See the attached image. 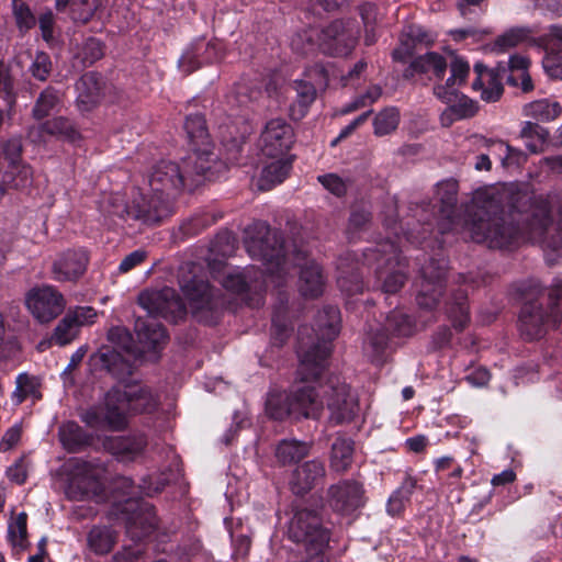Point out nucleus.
Here are the masks:
<instances>
[{"label": "nucleus", "instance_id": "nucleus-63", "mask_svg": "<svg viewBox=\"0 0 562 562\" xmlns=\"http://www.w3.org/2000/svg\"><path fill=\"white\" fill-rule=\"evenodd\" d=\"M144 554L139 544L124 547L113 555V562H138Z\"/></svg>", "mask_w": 562, "mask_h": 562}, {"label": "nucleus", "instance_id": "nucleus-9", "mask_svg": "<svg viewBox=\"0 0 562 562\" xmlns=\"http://www.w3.org/2000/svg\"><path fill=\"white\" fill-rule=\"evenodd\" d=\"M100 211L108 217L119 218H136L145 223H158L166 216V209H159L157 205L151 207L146 203V199L142 198L133 210L128 209L124 196L120 193L109 194L103 198L100 203Z\"/></svg>", "mask_w": 562, "mask_h": 562}, {"label": "nucleus", "instance_id": "nucleus-49", "mask_svg": "<svg viewBox=\"0 0 562 562\" xmlns=\"http://www.w3.org/2000/svg\"><path fill=\"white\" fill-rule=\"evenodd\" d=\"M38 381L35 376L21 373L16 378V387L12 393L13 402L19 405L29 396H37Z\"/></svg>", "mask_w": 562, "mask_h": 562}, {"label": "nucleus", "instance_id": "nucleus-60", "mask_svg": "<svg viewBox=\"0 0 562 562\" xmlns=\"http://www.w3.org/2000/svg\"><path fill=\"white\" fill-rule=\"evenodd\" d=\"M68 315L71 316L72 321L80 329V327L91 325L95 322L97 312L90 306H78L68 311Z\"/></svg>", "mask_w": 562, "mask_h": 562}, {"label": "nucleus", "instance_id": "nucleus-40", "mask_svg": "<svg viewBox=\"0 0 562 562\" xmlns=\"http://www.w3.org/2000/svg\"><path fill=\"white\" fill-rule=\"evenodd\" d=\"M59 439L63 446L69 451H77L89 443L90 437L74 423L67 422L59 427Z\"/></svg>", "mask_w": 562, "mask_h": 562}, {"label": "nucleus", "instance_id": "nucleus-16", "mask_svg": "<svg viewBox=\"0 0 562 562\" xmlns=\"http://www.w3.org/2000/svg\"><path fill=\"white\" fill-rule=\"evenodd\" d=\"M406 336L411 333V323L406 315L400 312H392L383 327H378L368 334L364 349L372 358H379L385 350L389 334Z\"/></svg>", "mask_w": 562, "mask_h": 562}, {"label": "nucleus", "instance_id": "nucleus-21", "mask_svg": "<svg viewBox=\"0 0 562 562\" xmlns=\"http://www.w3.org/2000/svg\"><path fill=\"white\" fill-rule=\"evenodd\" d=\"M216 160L212 143L194 146L193 151L182 160L191 186L199 184L202 177H211Z\"/></svg>", "mask_w": 562, "mask_h": 562}, {"label": "nucleus", "instance_id": "nucleus-25", "mask_svg": "<svg viewBox=\"0 0 562 562\" xmlns=\"http://www.w3.org/2000/svg\"><path fill=\"white\" fill-rule=\"evenodd\" d=\"M326 474L319 460H310L299 465L292 474L290 486L294 494L303 495L321 483Z\"/></svg>", "mask_w": 562, "mask_h": 562}, {"label": "nucleus", "instance_id": "nucleus-64", "mask_svg": "<svg viewBox=\"0 0 562 562\" xmlns=\"http://www.w3.org/2000/svg\"><path fill=\"white\" fill-rule=\"evenodd\" d=\"M543 42L546 44V50L548 48L554 49L557 48L559 52L562 50V24H553L548 29V33L543 36Z\"/></svg>", "mask_w": 562, "mask_h": 562}, {"label": "nucleus", "instance_id": "nucleus-43", "mask_svg": "<svg viewBox=\"0 0 562 562\" xmlns=\"http://www.w3.org/2000/svg\"><path fill=\"white\" fill-rule=\"evenodd\" d=\"M184 128L193 147L211 143L205 119L201 114L188 115Z\"/></svg>", "mask_w": 562, "mask_h": 562}, {"label": "nucleus", "instance_id": "nucleus-57", "mask_svg": "<svg viewBox=\"0 0 562 562\" xmlns=\"http://www.w3.org/2000/svg\"><path fill=\"white\" fill-rule=\"evenodd\" d=\"M1 93L4 94L10 106L15 102L14 82L8 66L2 61H0V94Z\"/></svg>", "mask_w": 562, "mask_h": 562}, {"label": "nucleus", "instance_id": "nucleus-42", "mask_svg": "<svg viewBox=\"0 0 562 562\" xmlns=\"http://www.w3.org/2000/svg\"><path fill=\"white\" fill-rule=\"evenodd\" d=\"M4 180L9 182L10 189H26L33 182L32 168L22 162L10 165L8 166V170L4 171Z\"/></svg>", "mask_w": 562, "mask_h": 562}, {"label": "nucleus", "instance_id": "nucleus-6", "mask_svg": "<svg viewBox=\"0 0 562 562\" xmlns=\"http://www.w3.org/2000/svg\"><path fill=\"white\" fill-rule=\"evenodd\" d=\"M190 180L183 162L162 160L158 162L149 176V187L156 194L146 203L160 210L166 209V216L169 213V199L179 193L183 188L190 187Z\"/></svg>", "mask_w": 562, "mask_h": 562}, {"label": "nucleus", "instance_id": "nucleus-12", "mask_svg": "<svg viewBox=\"0 0 562 562\" xmlns=\"http://www.w3.org/2000/svg\"><path fill=\"white\" fill-rule=\"evenodd\" d=\"M138 303L149 315L173 322L186 314L184 303L172 288L144 291L138 296Z\"/></svg>", "mask_w": 562, "mask_h": 562}, {"label": "nucleus", "instance_id": "nucleus-46", "mask_svg": "<svg viewBox=\"0 0 562 562\" xmlns=\"http://www.w3.org/2000/svg\"><path fill=\"white\" fill-rule=\"evenodd\" d=\"M400 123V112L395 108H385L380 111L374 120L373 127L376 136H384L394 132Z\"/></svg>", "mask_w": 562, "mask_h": 562}, {"label": "nucleus", "instance_id": "nucleus-30", "mask_svg": "<svg viewBox=\"0 0 562 562\" xmlns=\"http://www.w3.org/2000/svg\"><path fill=\"white\" fill-rule=\"evenodd\" d=\"M135 331L144 350H156L167 340L165 328L153 319L138 318L135 323Z\"/></svg>", "mask_w": 562, "mask_h": 562}, {"label": "nucleus", "instance_id": "nucleus-29", "mask_svg": "<svg viewBox=\"0 0 562 562\" xmlns=\"http://www.w3.org/2000/svg\"><path fill=\"white\" fill-rule=\"evenodd\" d=\"M447 66L448 64L443 56L430 52L415 58L405 70L404 77L411 78L415 74H431L435 78L440 79L443 77Z\"/></svg>", "mask_w": 562, "mask_h": 562}, {"label": "nucleus", "instance_id": "nucleus-51", "mask_svg": "<svg viewBox=\"0 0 562 562\" xmlns=\"http://www.w3.org/2000/svg\"><path fill=\"white\" fill-rule=\"evenodd\" d=\"M78 333V326L67 313L56 326L53 340L59 346H65L71 342L77 337Z\"/></svg>", "mask_w": 562, "mask_h": 562}, {"label": "nucleus", "instance_id": "nucleus-41", "mask_svg": "<svg viewBox=\"0 0 562 562\" xmlns=\"http://www.w3.org/2000/svg\"><path fill=\"white\" fill-rule=\"evenodd\" d=\"M115 541V532L108 527L95 526L88 533L89 548L97 554L108 553Z\"/></svg>", "mask_w": 562, "mask_h": 562}, {"label": "nucleus", "instance_id": "nucleus-48", "mask_svg": "<svg viewBox=\"0 0 562 562\" xmlns=\"http://www.w3.org/2000/svg\"><path fill=\"white\" fill-rule=\"evenodd\" d=\"M27 515L20 513L12 518L8 526V537L13 547L24 549L27 543Z\"/></svg>", "mask_w": 562, "mask_h": 562}, {"label": "nucleus", "instance_id": "nucleus-58", "mask_svg": "<svg viewBox=\"0 0 562 562\" xmlns=\"http://www.w3.org/2000/svg\"><path fill=\"white\" fill-rule=\"evenodd\" d=\"M542 66L551 78H562V55L560 53H554L553 49L546 50Z\"/></svg>", "mask_w": 562, "mask_h": 562}, {"label": "nucleus", "instance_id": "nucleus-56", "mask_svg": "<svg viewBox=\"0 0 562 562\" xmlns=\"http://www.w3.org/2000/svg\"><path fill=\"white\" fill-rule=\"evenodd\" d=\"M80 56L85 64H93L103 56L102 43L97 38H88L81 47Z\"/></svg>", "mask_w": 562, "mask_h": 562}, {"label": "nucleus", "instance_id": "nucleus-31", "mask_svg": "<svg viewBox=\"0 0 562 562\" xmlns=\"http://www.w3.org/2000/svg\"><path fill=\"white\" fill-rule=\"evenodd\" d=\"M97 358L101 367L120 382H125V379L133 372V367L130 360L125 359L114 349H101L97 355Z\"/></svg>", "mask_w": 562, "mask_h": 562}, {"label": "nucleus", "instance_id": "nucleus-22", "mask_svg": "<svg viewBox=\"0 0 562 562\" xmlns=\"http://www.w3.org/2000/svg\"><path fill=\"white\" fill-rule=\"evenodd\" d=\"M180 286L183 295L194 311L203 308L212 310L222 304L220 296L210 288L209 283L202 279H181Z\"/></svg>", "mask_w": 562, "mask_h": 562}, {"label": "nucleus", "instance_id": "nucleus-27", "mask_svg": "<svg viewBox=\"0 0 562 562\" xmlns=\"http://www.w3.org/2000/svg\"><path fill=\"white\" fill-rule=\"evenodd\" d=\"M77 103L82 110H90L101 98L102 81L94 72H87L76 83Z\"/></svg>", "mask_w": 562, "mask_h": 562}, {"label": "nucleus", "instance_id": "nucleus-4", "mask_svg": "<svg viewBox=\"0 0 562 562\" xmlns=\"http://www.w3.org/2000/svg\"><path fill=\"white\" fill-rule=\"evenodd\" d=\"M104 422L114 430L122 429L126 424V414L151 412L157 406V401L150 391L136 383L112 387L105 395Z\"/></svg>", "mask_w": 562, "mask_h": 562}, {"label": "nucleus", "instance_id": "nucleus-53", "mask_svg": "<svg viewBox=\"0 0 562 562\" xmlns=\"http://www.w3.org/2000/svg\"><path fill=\"white\" fill-rule=\"evenodd\" d=\"M12 10L16 25L21 31H27L35 25V16L23 0H12Z\"/></svg>", "mask_w": 562, "mask_h": 562}, {"label": "nucleus", "instance_id": "nucleus-39", "mask_svg": "<svg viewBox=\"0 0 562 562\" xmlns=\"http://www.w3.org/2000/svg\"><path fill=\"white\" fill-rule=\"evenodd\" d=\"M40 131L44 134L69 142H75L79 138L76 126L68 119L63 116H57L44 122L40 126Z\"/></svg>", "mask_w": 562, "mask_h": 562}, {"label": "nucleus", "instance_id": "nucleus-5", "mask_svg": "<svg viewBox=\"0 0 562 562\" xmlns=\"http://www.w3.org/2000/svg\"><path fill=\"white\" fill-rule=\"evenodd\" d=\"M400 250L393 241H384L363 252L367 262L376 261V278L384 293H396L406 281V263L398 256Z\"/></svg>", "mask_w": 562, "mask_h": 562}, {"label": "nucleus", "instance_id": "nucleus-32", "mask_svg": "<svg viewBox=\"0 0 562 562\" xmlns=\"http://www.w3.org/2000/svg\"><path fill=\"white\" fill-rule=\"evenodd\" d=\"M266 412L271 418L277 420H283L288 417L295 418L292 390L289 393L271 391L266 401Z\"/></svg>", "mask_w": 562, "mask_h": 562}, {"label": "nucleus", "instance_id": "nucleus-17", "mask_svg": "<svg viewBox=\"0 0 562 562\" xmlns=\"http://www.w3.org/2000/svg\"><path fill=\"white\" fill-rule=\"evenodd\" d=\"M89 257L85 249H67L53 261V278L59 282H74L83 276Z\"/></svg>", "mask_w": 562, "mask_h": 562}, {"label": "nucleus", "instance_id": "nucleus-47", "mask_svg": "<svg viewBox=\"0 0 562 562\" xmlns=\"http://www.w3.org/2000/svg\"><path fill=\"white\" fill-rule=\"evenodd\" d=\"M528 34L529 32L526 29H510L495 40L494 44L491 46V50L494 53H504L525 42Z\"/></svg>", "mask_w": 562, "mask_h": 562}, {"label": "nucleus", "instance_id": "nucleus-24", "mask_svg": "<svg viewBox=\"0 0 562 562\" xmlns=\"http://www.w3.org/2000/svg\"><path fill=\"white\" fill-rule=\"evenodd\" d=\"M434 94L449 105L442 113L443 121L446 116L450 115H454L456 119L472 117L479 110L476 102L459 93L458 89L448 90L447 87H434Z\"/></svg>", "mask_w": 562, "mask_h": 562}, {"label": "nucleus", "instance_id": "nucleus-62", "mask_svg": "<svg viewBox=\"0 0 562 562\" xmlns=\"http://www.w3.org/2000/svg\"><path fill=\"white\" fill-rule=\"evenodd\" d=\"M318 181L331 193L337 196L345 194L347 186L341 178L334 173H328L318 177Z\"/></svg>", "mask_w": 562, "mask_h": 562}, {"label": "nucleus", "instance_id": "nucleus-55", "mask_svg": "<svg viewBox=\"0 0 562 562\" xmlns=\"http://www.w3.org/2000/svg\"><path fill=\"white\" fill-rule=\"evenodd\" d=\"M50 70L52 61L49 56L43 52L37 53L30 67L32 76L37 80L45 81Z\"/></svg>", "mask_w": 562, "mask_h": 562}, {"label": "nucleus", "instance_id": "nucleus-54", "mask_svg": "<svg viewBox=\"0 0 562 562\" xmlns=\"http://www.w3.org/2000/svg\"><path fill=\"white\" fill-rule=\"evenodd\" d=\"M22 150L21 137L15 136L0 142V157L5 159L9 166L21 162Z\"/></svg>", "mask_w": 562, "mask_h": 562}, {"label": "nucleus", "instance_id": "nucleus-35", "mask_svg": "<svg viewBox=\"0 0 562 562\" xmlns=\"http://www.w3.org/2000/svg\"><path fill=\"white\" fill-rule=\"evenodd\" d=\"M310 449L311 446L307 442L296 439H282L276 447L274 456L279 463L290 464L306 457Z\"/></svg>", "mask_w": 562, "mask_h": 562}, {"label": "nucleus", "instance_id": "nucleus-36", "mask_svg": "<svg viewBox=\"0 0 562 562\" xmlns=\"http://www.w3.org/2000/svg\"><path fill=\"white\" fill-rule=\"evenodd\" d=\"M63 105V93L54 87L45 88L35 101L32 115L35 120H43Z\"/></svg>", "mask_w": 562, "mask_h": 562}, {"label": "nucleus", "instance_id": "nucleus-19", "mask_svg": "<svg viewBox=\"0 0 562 562\" xmlns=\"http://www.w3.org/2000/svg\"><path fill=\"white\" fill-rule=\"evenodd\" d=\"M362 494L358 482L345 480L329 487L328 502L334 510L350 513L362 505Z\"/></svg>", "mask_w": 562, "mask_h": 562}, {"label": "nucleus", "instance_id": "nucleus-2", "mask_svg": "<svg viewBox=\"0 0 562 562\" xmlns=\"http://www.w3.org/2000/svg\"><path fill=\"white\" fill-rule=\"evenodd\" d=\"M458 184L456 181H443L437 186L436 196L441 204V213L449 220L450 227L442 225V233L454 231L468 235L473 241L486 244L490 248H505L514 244L519 231L514 227L515 213L510 214L512 221L487 210L477 207L467 212L462 221L452 217L457 203Z\"/></svg>", "mask_w": 562, "mask_h": 562}, {"label": "nucleus", "instance_id": "nucleus-59", "mask_svg": "<svg viewBox=\"0 0 562 562\" xmlns=\"http://www.w3.org/2000/svg\"><path fill=\"white\" fill-rule=\"evenodd\" d=\"M401 38L406 40L413 47L418 43H425L430 44L432 42V38L429 36L427 31H425L419 25H407L402 33Z\"/></svg>", "mask_w": 562, "mask_h": 562}, {"label": "nucleus", "instance_id": "nucleus-61", "mask_svg": "<svg viewBox=\"0 0 562 562\" xmlns=\"http://www.w3.org/2000/svg\"><path fill=\"white\" fill-rule=\"evenodd\" d=\"M371 221L370 213L364 209H357L351 212L348 225V233L355 234L364 229Z\"/></svg>", "mask_w": 562, "mask_h": 562}, {"label": "nucleus", "instance_id": "nucleus-50", "mask_svg": "<svg viewBox=\"0 0 562 562\" xmlns=\"http://www.w3.org/2000/svg\"><path fill=\"white\" fill-rule=\"evenodd\" d=\"M470 71L469 64L460 57H454L450 64V77L445 85H436L435 87H447L448 90L458 89L465 82Z\"/></svg>", "mask_w": 562, "mask_h": 562}, {"label": "nucleus", "instance_id": "nucleus-18", "mask_svg": "<svg viewBox=\"0 0 562 562\" xmlns=\"http://www.w3.org/2000/svg\"><path fill=\"white\" fill-rule=\"evenodd\" d=\"M221 46L217 42H206L198 38L192 42L179 59V67L186 74H191L205 64L221 59Z\"/></svg>", "mask_w": 562, "mask_h": 562}, {"label": "nucleus", "instance_id": "nucleus-1", "mask_svg": "<svg viewBox=\"0 0 562 562\" xmlns=\"http://www.w3.org/2000/svg\"><path fill=\"white\" fill-rule=\"evenodd\" d=\"M318 327L323 337L327 340L318 341L306 350L302 348L299 351L300 366L297 375L301 385L292 389V400L294 401L295 418L318 419L324 409L323 390L319 385H325L323 376L325 374L327 358L330 355V342L339 331V311L334 306L325 308L318 315Z\"/></svg>", "mask_w": 562, "mask_h": 562}, {"label": "nucleus", "instance_id": "nucleus-26", "mask_svg": "<svg viewBox=\"0 0 562 562\" xmlns=\"http://www.w3.org/2000/svg\"><path fill=\"white\" fill-rule=\"evenodd\" d=\"M259 274L255 269L247 271H226L220 279V283L228 291L234 293H243L247 290H261L262 284L259 282Z\"/></svg>", "mask_w": 562, "mask_h": 562}, {"label": "nucleus", "instance_id": "nucleus-37", "mask_svg": "<svg viewBox=\"0 0 562 562\" xmlns=\"http://www.w3.org/2000/svg\"><path fill=\"white\" fill-rule=\"evenodd\" d=\"M276 159L267 165L261 172V189L269 190L274 184L281 183L291 170L292 164L289 158L283 156Z\"/></svg>", "mask_w": 562, "mask_h": 562}, {"label": "nucleus", "instance_id": "nucleus-44", "mask_svg": "<svg viewBox=\"0 0 562 562\" xmlns=\"http://www.w3.org/2000/svg\"><path fill=\"white\" fill-rule=\"evenodd\" d=\"M319 30L316 27H305L296 32L291 37V47L299 54H308L318 48Z\"/></svg>", "mask_w": 562, "mask_h": 562}, {"label": "nucleus", "instance_id": "nucleus-3", "mask_svg": "<svg viewBox=\"0 0 562 562\" xmlns=\"http://www.w3.org/2000/svg\"><path fill=\"white\" fill-rule=\"evenodd\" d=\"M245 247L250 257L261 260L266 266L265 285L268 286L269 282L280 285L289 272L291 261L284 252L281 234L265 222H255L245 229Z\"/></svg>", "mask_w": 562, "mask_h": 562}, {"label": "nucleus", "instance_id": "nucleus-52", "mask_svg": "<svg viewBox=\"0 0 562 562\" xmlns=\"http://www.w3.org/2000/svg\"><path fill=\"white\" fill-rule=\"evenodd\" d=\"M100 7V0H74L71 3L72 19L77 22L87 23L94 15Z\"/></svg>", "mask_w": 562, "mask_h": 562}, {"label": "nucleus", "instance_id": "nucleus-8", "mask_svg": "<svg viewBox=\"0 0 562 562\" xmlns=\"http://www.w3.org/2000/svg\"><path fill=\"white\" fill-rule=\"evenodd\" d=\"M326 398L329 420L334 424L351 422L359 412V400L351 387L338 376H329L319 385Z\"/></svg>", "mask_w": 562, "mask_h": 562}, {"label": "nucleus", "instance_id": "nucleus-13", "mask_svg": "<svg viewBox=\"0 0 562 562\" xmlns=\"http://www.w3.org/2000/svg\"><path fill=\"white\" fill-rule=\"evenodd\" d=\"M357 43V30L351 23L334 21L319 30L318 48L333 56H347Z\"/></svg>", "mask_w": 562, "mask_h": 562}, {"label": "nucleus", "instance_id": "nucleus-33", "mask_svg": "<svg viewBox=\"0 0 562 562\" xmlns=\"http://www.w3.org/2000/svg\"><path fill=\"white\" fill-rule=\"evenodd\" d=\"M293 88L296 91V100L290 108V115L293 120H301L316 99V88L306 80H295Z\"/></svg>", "mask_w": 562, "mask_h": 562}, {"label": "nucleus", "instance_id": "nucleus-7", "mask_svg": "<svg viewBox=\"0 0 562 562\" xmlns=\"http://www.w3.org/2000/svg\"><path fill=\"white\" fill-rule=\"evenodd\" d=\"M548 311L544 313L541 303L527 302L519 315L520 334L528 340L540 338L544 334L546 323L557 326L562 319V310L554 292L547 294Z\"/></svg>", "mask_w": 562, "mask_h": 562}, {"label": "nucleus", "instance_id": "nucleus-34", "mask_svg": "<svg viewBox=\"0 0 562 562\" xmlns=\"http://www.w3.org/2000/svg\"><path fill=\"white\" fill-rule=\"evenodd\" d=\"M338 270L339 276L337 282L342 291L348 294L362 292L363 283L359 272L358 262L355 266H351L348 257L339 258Z\"/></svg>", "mask_w": 562, "mask_h": 562}, {"label": "nucleus", "instance_id": "nucleus-14", "mask_svg": "<svg viewBox=\"0 0 562 562\" xmlns=\"http://www.w3.org/2000/svg\"><path fill=\"white\" fill-rule=\"evenodd\" d=\"M294 142L290 124L282 119H273L266 124L260 136L261 153L270 158L283 157Z\"/></svg>", "mask_w": 562, "mask_h": 562}, {"label": "nucleus", "instance_id": "nucleus-23", "mask_svg": "<svg viewBox=\"0 0 562 562\" xmlns=\"http://www.w3.org/2000/svg\"><path fill=\"white\" fill-rule=\"evenodd\" d=\"M135 510L131 514L126 521V530L132 539L139 540L150 535L156 526L157 518L153 506L148 503L127 502V509Z\"/></svg>", "mask_w": 562, "mask_h": 562}, {"label": "nucleus", "instance_id": "nucleus-11", "mask_svg": "<svg viewBox=\"0 0 562 562\" xmlns=\"http://www.w3.org/2000/svg\"><path fill=\"white\" fill-rule=\"evenodd\" d=\"M25 305L40 323H49L63 313L66 301L53 285H42L26 293Z\"/></svg>", "mask_w": 562, "mask_h": 562}, {"label": "nucleus", "instance_id": "nucleus-38", "mask_svg": "<svg viewBox=\"0 0 562 562\" xmlns=\"http://www.w3.org/2000/svg\"><path fill=\"white\" fill-rule=\"evenodd\" d=\"M353 441L347 438H337L330 452V468L336 472H345L352 463Z\"/></svg>", "mask_w": 562, "mask_h": 562}, {"label": "nucleus", "instance_id": "nucleus-15", "mask_svg": "<svg viewBox=\"0 0 562 562\" xmlns=\"http://www.w3.org/2000/svg\"><path fill=\"white\" fill-rule=\"evenodd\" d=\"M445 260L431 259L422 268V282L417 294V304L423 308H434L441 295L442 282L446 276Z\"/></svg>", "mask_w": 562, "mask_h": 562}, {"label": "nucleus", "instance_id": "nucleus-28", "mask_svg": "<svg viewBox=\"0 0 562 562\" xmlns=\"http://www.w3.org/2000/svg\"><path fill=\"white\" fill-rule=\"evenodd\" d=\"M145 445V439L142 436H115L106 440L105 447L120 461L127 462L140 454Z\"/></svg>", "mask_w": 562, "mask_h": 562}, {"label": "nucleus", "instance_id": "nucleus-10", "mask_svg": "<svg viewBox=\"0 0 562 562\" xmlns=\"http://www.w3.org/2000/svg\"><path fill=\"white\" fill-rule=\"evenodd\" d=\"M104 470L89 462L78 461L69 480L66 494L69 499L85 501L98 497L102 491Z\"/></svg>", "mask_w": 562, "mask_h": 562}, {"label": "nucleus", "instance_id": "nucleus-45", "mask_svg": "<svg viewBox=\"0 0 562 562\" xmlns=\"http://www.w3.org/2000/svg\"><path fill=\"white\" fill-rule=\"evenodd\" d=\"M527 114L541 122H550L561 114L559 102L547 99L538 100L526 106Z\"/></svg>", "mask_w": 562, "mask_h": 562}, {"label": "nucleus", "instance_id": "nucleus-20", "mask_svg": "<svg viewBox=\"0 0 562 562\" xmlns=\"http://www.w3.org/2000/svg\"><path fill=\"white\" fill-rule=\"evenodd\" d=\"M295 265L301 267L299 290L306 297H317L323 293L325 281L322 268L314 260H306L305 255H292Z\"/></svg>", "mask_w": 562, "mask_h": 562}]
</instances>
